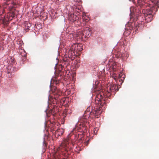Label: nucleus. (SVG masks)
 Masks as SVG:
<instances>
[{"label": "nucleus", "mask_w": 159, "mask_h": 159, "mask_svg": "<svg viewBox=\"0 0 159 159\" xmlns=\"http://www.w3.org/2000/svg\"><path fill=\"white\" fill-rule=\"evenodd\" d=\"M158 3H159V0H150L149 5H152V4H153L151 7L149 6V8L143 10L142 12L144 15L145 19L146 22H149L152 20V14L155 13L157 11V9H156V6Z\"/></svg>", "instance_id": "f257e3e1"}, {"label": "nucleus", "mask_w": 159, "mask_h": 159, "mask_svg": "<svg viewBox=\"0 0 159 159\" xmlns=\"http://www.w3.org/2000/svg\"><path fill=\"white\" fill-rule=\"evenodd\" d=\"M118 87L116 84L109 85L107 86V90L103 94L105 97L109 98L111 95L115 94L116 92L118 91Z\"/></svg>", "instance_id": "f03ea898"}, {"label": "nucleus", "mask_w": 159, "mask_h": 159, "mask_svg": "<svg viewBox=\"0 0 159 159\" xmlns=\"http://www.w3.org/2000/svg\"><path fill=\"white\" fill-rule=\"evenodd\" d=\"M69 146V139H65L59 147L58 151L60 150H61L62 152L64 151V154L66 155H69L70 151Z\"/></svg>", "instance_id": "7ed1b4c3"}, {"label": "nucleus", "mask_w": 159, "mask_h": 159, "mask_svg": "<svg viewBox=\"0 0 159 159\" xmlns=\"http://www.w3.org/2000/svg\"><path fill=\"white\" fill-rule=\"evenodd\" d=\"M73 45L71 46L70 48V51L71 52H73L74 54V56L75 55V53H77L79 51H81L82 50L81 48V44H78L75 42V41L72 42Z\"/></svg>", "instance_id": "20e7f679"}, {"label": "nucleus", "mask_w": 159, "mask_h": 159, "mask_svg": "<svg viewBox=\"0 0 159 159\" xmlns=\"http://www.w3.org/2000/svg\"><path fill=\"white\" fill-rule=\"evenodd\" d=\"M83 32L79 31L76 33L75 32L74 33L70 34V40L75 41V42L78 40V39H83L84 38Z\"/></svg>", "instance_id": "39448f33"}, {"label": "nucleus", "mask_w": 159, "mask_h": 159, "mask_svg": "<svg viewBox=\"0 0 159 159\" xmlns=\"http://www.w3.org/2000/svg\"><path fill=\"white\" fill-rule=\"evenodd\" d=\"M95 102L96 105H98L99 108L104 106L103 105L105 104V100L103 99L102 94H98L97 95Z\"/></svg>", "instance_id": "423d86ee"}, {"label": "nucleus", "mask_w": 159, "mask_h": 159, "mask_svg": "<svg viewBox=\"0 0 159 159\" xmlns=\"http://www.w3.org/2000/svg\"><path fill=\"white\" fill-rule=\"evenodd\" d=\"M73 3L72 4H73V6H72L71 9L75 11L80 13L81 10L80 4L81 3V0H73Z\"/></svg>", "instance_id": "0eeeda50"}, {"label": "nucleus", "mask_w": 159, "mask_h": 159, "mask_svg": "<svg viewBox=\"0 0 159 159\" xmlns=\"http://www.w3.org/2000/svg\"><path fill=\"white\" fill-rule=\"evenodd\" d=\"M78 18L76 15H74V13H70V24H71L72 27H75L78 25Z\"/></svg>", "instance_id": "6e6552de"}, {"label": "nucleus", "mask_w": 159, "mask_h": 159, "mask_svg": "<svg viewBox=\"0 0 159 159\" xmlns=\"http://www.w3.org/2000/svg\"><path fill=\"white\" fill-rule=\"evenodd\" d=\"M70 57H65L63 59V61L64 62V64L65 66L66 67L65 69L66 71V73L67 75H69L70 73V70H69V66L70 63Z\"/></svg>", "instance_id": "1a4fd4ad"}, {"label": "nucleus", "mask_w": 159, "mask_h": 159, "mask_svg": "<svg viewBox=\"0 0 159 159\" xmlns=\"http://www.w3.org/2000/svg\"><path fill=\"white\" fill-rule=\"evenodd\" d=\"M70 59L72 61L71 62V69H72L73 71H75L78 68L79 66V64L78 61L76 60L74 58H72V57H70Z\"/></svg>", "instance_id": "9d476101"}, {"label": "nucleus", "mask_w": 159, "mask_h": 159, "mask_svg": "<svg viewBox=\"0 0 159 159\" xmlns=\"http://www.w3.org/2000/svg\"><path fill=\"white\" fill-rule=\"evenodd\" d=\"M84 38H88L91 35V33L89 28L88 27L85 28V30L83 31Z\"/></svg>", "instance_id": "9b49d317"}, {"label": "nucleus", "mask_w": 159, "mask_h": 159, "mask_svg": "<svg viewBox=\"0 0 159 159\" xmlns=\"http://www.w3.org/2000/svg\"><path fill=\"white\" fill-rule=\"evenodd\" d=\"M97 107L96 110H94L93 111L92 114H93L95 117L98 118V116L101 113L102 111L100 109L101 107L99 108L98 105H97Z\"/></svg>", "instance_id": "f8f14e48"}, {"label": "nucleus", "mask_w": 159, "mask_h": 159, "mask_svg": "<svg viewBox=\"0 0 159 159\" xmlns=\"http://www.w3.org/2000/svg\"><path fill=\"white\" fill-rule=\"evenodd\" d=\"M113 77L114 79L116 81L118 80H119V81H120V80H121V81L124 80L125 77V76L123 73H120L118 75L117 77L113 76Z\"/></svg>", "instance_id": "ddd939ff"}, {"label": "nucleus", "mask_w": 159, "mask_h": 159, "mask_svg": "<svg viewBox=\"0 0 159 159\" xmlns=\"http://www.w3.org/2000/svg\"><path fill=\"white\" fill-rule=\"evenodd\" d=\"M58 123H55L54 121H52V123H51L50 125V127L51 129V132H53L54 131H55V129H56V127H55V126L56 125H58Z\"/></svg>", "instance_id": "4468645a"}, {"label": "nucleus", "mask_w": 159, "mask_h": 159, "mask_svg": "<svg viewBox=\"0 0 159 159\" xmlns=\"http://www.w3.org/2000/svg\"><path fill=\"white\" fill-rule=\"evenodd\" d=\"M63 104L66 107H69V100L68 98H65L62 100Z\"/></svg>", "instance_id": "2eb2a0df"}, {"label": "nucleus", "mask_w": 159, "mask_h": 159, "mask_svg": "<svg viewBox=\"0 0 159 159\" xmlns=\"http://www.w3.org/2000/svg\"><path fill=\"white\" fill-rule=\"evenodd\" d=\"M92 113L89 111V108H88L86 111H85V113L84 116H88V117H89L90 115H92Z\"/></svg>", "instance_id": "dca6fc26"}, {"label": "nucleus", "mask_w": 159, "mask_h": 159, "mask_svg": "<svg viewBox=\"0 0 159 159\" xmlns=\"http://www.w3.org/2000/svg\"><path fill=\"white\" fill-rule=\"evenodd\" d=\"M145 4V3L143 1V0H138V6H140V7H141L142 6H143Z\"/></svg>", "instance_id": "f3484780"}, {"label": "nucleus", "mask_w": 159, "mask_h": 159, "mask_svg": "<svg viewBox=\"0 0 159 159\" xmlns=\"http://www.w3.org/2000/svg\"><path fill=\"white\" fill-rule=\"evenodd\" d=\"M57 67V66L55 67L56 70V72L57 73L58 72L59 73L60 72L61 70H62V65H59L58 68H56Z\"/></svg>", "instance_id": "a211bd4d"}, {"label": "nucleus", "mask_w": 159, "mask_h": 159, "mask_svg": "<svg viewBox=\"0 0 159 159\" xmlns=\"http://www.w3.org/2000/svg\"><path fill=\"white\" fill-rule=\"evenodd\" d=\"M49 113L50 115L51 114L53 116H55L56 115V113L55 112V109H52L50 110L49 111Z\"/></svg>", "instance_id": "6ab92c4d"}, {"label": "nucleus", "mask_w": 159, "mask_h": 159, "mask_svg": "<svg viewBox=\"0 0 159 159\" xmlns=\"http://www.w3.org/2000/svg\"><path fill=\"white\" fill-rule=\"evenodd\" d=\"M58 154L57 152L55 153V154H53V157L51 159H59V156H58Z\"/></svg>", "instance_id": "aec40b11"}, {"label": "nucleus", "mask_w": 159, "mask_h": 159, "mask_svg": "<svg viewBox=\"0 0 159 159\" xmlns=\"http://www.w3.org/2000/svg\"><path fill=\"white\" fill-rule=\"evenodd\" d=\"M55 134L56 135H61L63 133V131H62V130H57V131L55 132Z\"/></svg>", "instance_id": "412c9836"}, {"label": "nucleus", "mask_w": 159, "mask_h": 159, "mask_svg": "<svg viewBox=\"0 0 159 159\" xmlns=\"http://www.w3.org/2000/svg\"><path fill=\"white\" fill-rule=\"evenodd\" d=\"M139 26L138 25H137V24L135 25H134V30L136 32V30H137L139 28Z\"/></svg>", "instance_id": "4be33fe9"}, {"label": "nucleus", "mask_w": 159, "mask_h": 159, "mask_svg": "<svg viewBox=\"0 0 159 159\" xmlns=\"http://www.w3.org/2000/svg\"><path fill=\"white\" fill-rule=\"evenodd\" d=\"M76 75V73L75 72H74L72 73V81L74 82V80L75 79L74 78V77Z\"/></svg>", "instance_id": "5701e85b"}, {"label": "nucleus", "mask_w": 159, "mask_h": 159, "mask_svg": "<svg viewBox=\"0 0 159 159\" xmlns=\"http://www.w3.org/2000/svg\"><path fill=\"white\" fill-rule=\"evenodd\" d=\"M10 69V70H11V69L13 70V67H11V66H10V67H8V73H11V72H12V70L11 71H9V69Z\"/></svg>", "instance_id": "b1692460"}, {"label": "nucleus", "mask_w": 159, "mask_h": 159, "mask_svg": "<svg viewBox=\"0 0 159 159\" xmlns=\"http://www.w3.org/2000/svg\"><path fill=\"white\" fill-rule=\"evenodd\" d=\"M26 57H24L22 59V62L23 64H24V62L26 61Z\"/></svg>", "instance_id": "393cba45"}, {"label": "nucleus", "mask_w": 159, "mask_h": 159, "mask_svg": "<svg viewBox=\"0 0 159 159\" xmlns=\"http://www.w3.org/2000/svg\"><path fill=\"white\" fill-rule=\"evenodd\" d=\"M82 126H83V127H82L83 129H82V130H83L84 129V130H85V129H86V127L84 126V125H83ZM81 129H82V128H80V129H79V131H80V130H82Z\"/></svg>", "instance_id": "a878e982"}, {"label": "nucleus", "mask_w": 159, "mask_h": 159, "mask_svg": "<svg viewBox=\"0 0 159 159\" xmlns=\"http://www.w3.org/2000/svg\"><path fill=\"white\" fill-rule=\"evenodd\" d=\"M67 115V113H66V111H64L63 113V116H64V117H66Z\"/></svg>", "instance_id": "bb28decb"}, {"label": "nucleus", "mask_w": 159, "mask_h": 159, "mask_svg": "<svg viewBox=\"0 0 159 159\" xmlns=\"http://www.w3.org/2000/svg\"><path fill=\"white\" fill-rule=\"evenodd\" d=\"M54 82H55V83L56 84H58L60 82V80H54Z\"/></svg>", "instance_id": "cd10ccee"}, {"label": "nucleus", "mask_w": 159, "mask_h": 159, "mask_svg": "<svg viewBox=\"0 0 159 159\" xmlns=\"http://www.w3.org/2000/svg\"><path fill=\"white\" fill-rule=\"evenodd\" d=\"M27 27L29 28L31 26V25L30 23H28L27 24Z\"/></svg>", "instance_id": "c85d7f7f"}, {"label": "nucleus", "mask_w": 159, "mask_h": 159, "mask_svg": "<svg viewBox=\"0 0 159 159\" xmlns=\"http://www.w3.org/2000/svg\"><path fill=\"white\" fill-rule=\"evenodd\" d=\"M66 33L68 34H69V28H68L66 29Z\"/></svg>", "instance_id": "c756f323"}, {"label": "nucleus", "mask_w": 159, "mask_h": 159, "mask_svg": "<svg viewBox=\"0 0 159 159\" xmlns=\"http://www.w3.org/2000/svg\"><path fill=\"white\" fill-rule=\"evenodd\" d=\"M75 129H73V131H71V133H70V134H71V133H72V134H74V133H73V132L74 131H75ZM70 137H71V135H70Z\"/></svg>", "instance_id": "7c9ffc66"}, {"label": "nucleus", "mask_w": 159, "mask_h": 159, "mask_svg": "<svg viewBox=\"0 0 159 159\" xmlns=\"http://www.w3.org/2000/svg\"><path fill=\"white\" fill-rule=\"evenodd\" d=\"M29 27H27V28H26V32L28 31H29Z\"/></svg>", "instance_id": "2f4dec72"}, {"label": "nucleus", "mask_w": 159, "mask_h": 159, "mask_svg": "<svg viewBox=\"0 0 159 159\" xmlns=\"http://www.w3.org/2000/svg\"><path fill=\"white\" fill-rule=\"evenodd\" d=\"M58 1L61 2V1H63V0H58Z\"/></svg>", "instance_id": "473e14b6"}, {"label": "nucleus", "mask_w": 159, "mask_h": 159, "mask_svg": "<svg viewBox=\"0 0 159 159\" xmlns=\"http://www.w3.org/2000/svg\"><path fill=\"white\" fill-rule=\"evenodd\" d=\"M71 144H72V145H74L73 143H70V145Z\"/></svg>", "instance_id": "72a5a7b5"}, {"label": "nucleus", "mask_w": 159, "mask_h": 159, "mask_svg": "<svg viewBox=\"0 0 159 159\" xmlns=\"http://www.w3.org/2000/svg\"><path fill=\"white\" fill-rule=\"evenodd\" d=\"M47 116H48V117H49V115L47 113Z\"/></svg>", "instance_id": "f704fd0d"}, {"label": "nucleus", "mask_w": 159, "mask_h": 159, "mask_svg": "<svg viewBox=\"0 0 159 159\" xmlns=\"http://www.w3.org/2000/svg\"><path fill=\"white\" fill-rule=\"evenodd\" d=\"M76 57V56H75V57H72V58L73 59V58H74H74H75V57ZM74 58L75 59V58Z\"/></svg>", "instance_id": "c9c22d12"}, {"label": "nucleus", "mask_w": 159, "mask_h": 159, "mask_svg": "<svg viewBox=\"0 0 159 159\" xmlns=\"http://www.w3.org/2000/svg\"><path fill=\"white\" fill-rule=\"evenodd\" d=\"M76 57V56H75V57H72V58L73 59V58H74H74H75V57ZM74 58L75 59V58Z\"/></svg>", "instance_id": "e433bc0d"}, {"label": "nucleus", "mask_w": 159, "mask_h": 159, "mask_svg": "<svg viewBox=\"0 0 159 159\" xmlns=\"http://www.w3.org/2000/svg\"><path fill=\"white\" fill-rule=\"evenodd\" d=\"M130 1H132L133 0H129Z\"/></svg>", "instance_id": "4c0bfd02"}, {"label": "nucleus", "mask_w": 159, "mask_h": 159, "mask_svg": "<svg viewBox=\"0 0 159 159\" xmlns=\"http://www.w3.org/2000/svg\"><path fill=\"white\" fill-rule=\"evenodd\" d=\"M88 142H89V141H87V143L88 144Z\"/></svg>", "instance_id": "58836bf2"}, {"label": "nucleus", "mask_w": 159, "mask_h": 159, "mask_svg": "<svg viewBox=\"0 0 159 159\" xmlns=\"http://www.w3.org/2000/svg\"><path fill=\"white\" fill-rule=\"evenodd\" d=\"M81 138H80L79 139H80Z\"/></svg>", "instance_id": "ea45409f"}, {"label": "nucleus", "mask_w": 159, "mask_h": 159, "mask_svg": "<svg viewBox=\"0 0 159 159\" xmlns=\"http://www.w3.org/2000/svg\"><path fill=\"white\" fill-rule=\"evenodd\" d=\"M57 90H55V91H56ZM56 92V91H55V92Z\"/></svg>", "instance_id": "a19ab883"}, {"label": "nucleus", "mask_w": 159, "mask_h": 159, "mask_svg": "<svg viewBox=\"0 0 159 159\" xmlns=\"http://www.w3.org/2000/svg\"><path fill=\"white\" fill-rule=\"evenodd\" d=\"M71 54H72V55H73V53H71Z\"/></svg>", "instance_id": "79ce46f5"}, {"label": "nucleus", "mask_w": 159, "mask_h": 159, "mask_svg": "<svg viewBox=\"0 0 159 159\" xmlns=\"http://www.w3.org/2000/svg\"><path fill=\"white\" fill-rule=\"evenodd\" d=\"M70 150H71V149H70Z\"/></svg>", "instance_id": "37998d69"}]
</instances>
